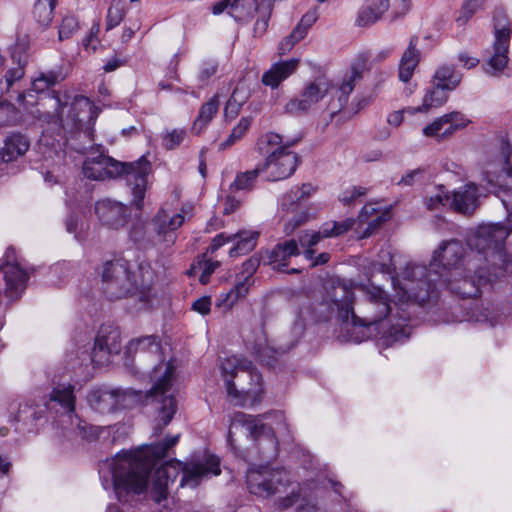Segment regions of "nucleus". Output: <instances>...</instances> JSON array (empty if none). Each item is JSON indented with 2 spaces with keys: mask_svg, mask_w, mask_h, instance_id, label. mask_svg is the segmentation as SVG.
Here are the masks:
<instances>
[{
  "mask_svg": "<svg viewBox=\"0 0 512 512\" xmlns=\"http://www.w3.org/2000/svg\"><path fill=\"white\" fill-rule=\"evenodd\" d=\"M487 257L468 251L457 239L443 241L433 252L429 266L409 263L399 280L402 298L424 305L447 288L463 298L477 297L483 287L492 283L496 273L483 261Z\"/></svg>",
  "mask_w": 512,
  "mask_h": 512,
  "instance_id": "f257e3e1",
  "label": "nucleus"
},
{
  "mask_svg": "<svg viewBox=\"0 0 512 512\" xmlns=\"http://www.w3.org/2000/svg\"><path fill=\"white\" fill-rule=\"evenodd\" d=\"M179 435L166 438L156 444L145 445L133 452L118 453L104 464L112 475L113 488L117 499L123 503L139 500L147 488L148 477L157 461L164 458L175 446Z\"/></svg>",
  "mask_w": 512,
  "mask_h": 512,
  "instance_id": "f03ea898",
  "label": "nucleus"
},
{
  "mask_svg": "<svg viewBox=\"0 0 512 512\" xmlns=\"http://www.w3.org/2000/svg\"><path fill=\"white\" fill-rule=\"evenodd\" d=\"M138 352L151 354L159 360V363L150 372V379L153 385L149 391V397L156 403L157 419L161 423H158L155 427V434H160L162 429L171 422L177 411V402L173 394L170 393L175 365L172 361L165 362L162 358L158 336L149 335L132 339L126 347V353L132 355Z\"/></svg>",
  "mask_w": 512,
  "mask_h": 512,
  "instance_id": "7ed1b4c3",
  "label": "nucleus"
},
{
  "mask_svg": "<svg viewBox=\"0 0 512 512\" xmlns=\"http://www.w3.org/2000/svg\"><path fill=\"white\" fill-rule=\"evenodd\" d=\"M365 299L359 303L356 314L352 309L350 313L351 324L353 327H364L374 330L378 335L385 339L387 344L404 342L409 338L411 329L407 325L390 324L391 320L387 317L391 313L389 295L382 288L370 285L364 288Z\"/></svg>",
  "mask_w": 512,
  "mask_h": 512,
  "instance_id": "20e7f679",
  "label": "nucleus"
},
{
  "mask_svg": "<svg viewBox=\"0 0 512 512\" xmlns=\"http://www.w3.org/2000/svg\"><path fill=\"white\" fill-rule=\"evenodd\" d=\"M68 99L69 96L66 94L62 97L53 92L45 96L40 105L45 107L49 102L54 110L42 111L37 108L32 115L38 121L57 124L71 133L83 131L90 135L100 110L85 96H75L71 103H68Z\"/></svg>",
  "mask_w": 512,
  "mask_h": 512,
  "instance_id": "39448f33",
  "label": "nucleus"
},
{
  "mask_svg": "<svg viewBox=\"0 0 512 512\" xmlns=\"http://www.w3.org/2000/svg\"><path fill=\"white\" fill-rule=\"evenodd\" d=\"M84 176L91 180H104L124 175L128 186L131 187L132 203L137 209L143 207V200L148 186V175L151 172V164L141 157L135 162L123 163L100 154L88 157L83 164Z\"/></svg>",
  "mask_w": 512,
  "mask_h": 512,
  "instance_id": "423d86ee",
  "label": "nucleus"
},
{
  "mask_svg": "<svg viewBox=\"0 0 512 512\" xmlns=\"http://www.w3.org/2000/svg\"><path fill=\"white\" fill-rule=\"evenodd\" d=\"M100 275L104 294L111 300H117L148 288L153 271L148 262L136 265L124 257H116L102 264Z\"/></svg>",
  "mask_w": 512,
  "mask_h": 512,
  "instance_id": "0eeeda50",
  "label": "nucleus"
},
{
  "mask_svg": "<svg viewBox=\"0 0 512 512\" xmlns=\"http://www.w3.org/2000/svg\"><path fill=\"white\" fill-rule=\"evenodd\" d=\"M44 408L40 405L25 403L21 405L17 414V421L26 424H36L40 419L44 418L46 410L54 408L59 405L64 412L62 417L70 422V430L82 439L87 441H94L100 434V429L96 426L90 425L84 420L80 419L75 414V395L73 385H58L53 388L49 395V400L44 404Z\"/></svg>",
  "mask_w": 512,
  "mask_h": 512,
  "instance_id": "6e6552de",
  "label": "nucleus"
},
{
  "mask_svg": "<svg viewBox=\"0 0 512 512\" xmlns=\"http://www.w3.org/2000/svg\"><path fill=\"white\" fill-rule=\"evenodd\" d=\"M354 301V292L346 284L334 283L329 290L326 291L321 301L312 303L307 307H303L300 311V320L295 321L293 325V333L297 337H301L305 330V320L313 322L328 321L333 316L343 323H347L352 313V304Z\"/></svg>",
  "mask_w": 512,
  "mask_h": 512,
  "instance_id": "1a4fd4ad",
  "label": "nucleus"
},
{
  "mask_svg": "<svg viewBox=\"0 0 512 512\" xmlns=\"http://www.w3.org/2000/svg\"><path fill=\"white\" fill-rule=\"evenodd\" d=\"M180 470L182 471L180 486L195 488L200 484L203 477L221 473L220 460L214 455H209L204 463L185 464L183 467L178 461L164 463L155 471L152 483V494L156 502L159 503L166 499L168 486L175 482Z\"/></svg>",
  "mask_w": 512,
  "mask_h": 512,
  "instance_id": "9d476101",
  "label": "nucleus"
},
{
  "mask_svg": "<svg viewBox=\"0 0 512 512\" xmlns=\"http://www.w3.org/2000/svg\"><path fill=\"white\" fill-rule=\"evenodd\" d=\"M220 369L227 395L235 405H244L247 398L257 399L261 395L262 377L250 360L233 355L221 360Z\"/></svg>",
  "mask_w": 512,
  "mask_h": 512,
  "instance_id": "9b49d317",
  "label": "nucleus"
},
{
  "mask_svg": "<svg viewBox=\"0 0 512 512\" xmlns=\"http://www.w3.org/2000/svg\"><path fill=\"white\" fill-rule=\"evenodd\" d=\"M510 234L502 223L483 224L477 227L467 238V245L475 254L487 257L483 266L496 273V278L505 269L508 255L505 250V240Z\"/></svg>",
  "mask_w": 512,
  "mask_h": 512,
  "instance_id": "f8f14e48",
  "label": "nucleus"
},
{
  "mask_svg": "<svg viewBox=\"0 0 512 512\" xmlns=\"http://www.w3.org/2000/svg\"><path fill=\"white\" fill-rule=\"evenodd\" d=\"M301 139V135L290 139L275 132H268L262 137L268 149L265 151L267 154L265 162L259 165L262 172L266 174L267 181L285 180L295 173L300 164V158L290 148L298 144Z\"/></svg>",
  "mask_w": 512,
  "mask_h": 512,
  "instance_id": "ddd939ff",
  "label": "nucleus"
},
{
  "mask_svg": "<svg viewBox=\"0 0 512 512\" xmlns=\"http://www.w3.org/2000/svg\"><path fill=\"white\" fill-rule=\"evenodd\" d=\"M184 222L181 214H175L168 218L165 211H159L151 223L134 224L129 231V238L141 249H148L158 243H165L170 246L175 243L174 231Z\"/></svg>",
  "mask_w": 512,
  "mask_h": 512,
  "instance_id": "4468645a",
  "label": "nucleus"
},
{
  "mask_svg": "<svg viewBox=\"0 0 512 512\" xmlns=\"http://www.w3.org/2000/svg\"><path fill=\"white\" fill-rule=\"evenodd\" d=\"M239 423H242L250 436L257 441L263 459L269 461L277 457L278 442L271 427L263 424L257 418H252L250 415L240 412L235 414L228 432L227 441L231 446H233L234 441L232 429L237 427Z\"/></svg>",
  "mask_w": 512,
  "mask_h": 512,
  "instance_id": "2eb2a0df",
  "label": "nucleus"
},
{
  "mask_svg": "<svg viewBox=\"0 0 512 512\" xmlns=\"http://www.w3.org/2000/svg\"><path fill=\"white\" fill-rule=\"evenodd\" d=\"M247 488L251 494L268 498L281 491L287 483V473L282 468L268 465L251 467L246 473Z\"/></svg>",
  "mask_w": 512,
  "mask_h": 512,
  "instance_id": "dca6fc26",
  "label": "nucleus"
},
{
  "mask_svg": "<svg viewBox=\"0 0 512 512\" xmlns=\"http://www.w3.org/2000/svg\"><path fill=\"white\" fill-rule=\"evenodd\" d=\"M86 401L95 412L107 414L132 407L138 401V393L130 389L96 387L88 392Z\"/></svg>",
  "mask_w": 512,
  "mask_h": 512,
  "instance_id": "f3484780",
  "label": "nucleus"
},
{
  "mask_svg": "<svg viewBox=\"0 0 512 512\" xmlns=\"http://www.w3.org/2000/svg\"><path fill=\"white\" fill-rule=\"evenodd\" d=\"M333 85L324 76L305 84L299 95L291 98L283 107L284 113L300 116L308 113L318 102L328 95Z\"/></svg>",
  "mask_w": 512,
  "mask_h": 512,
  "instance_id": "a211bd4d",
  "label": "nucleus"
},
{
  "mask_svg": "<svg viewBox=\"0 0 512 512\" xmlns=\"http://www.w3.org/2000/svg\"><path fill=\"white\" fill-rule=\"evenodd\" d=\"M14 250L9 248L6 251V262L0 266V274L5 281L4 294L9 303L18 300L24 293L29 275L19 263L14 262Z\"/></svg>",
  "mask_w": 512,
  "mask_h": 512,
  "instance_id": "6ab92c4d",
  "label": "nucleus"
},
{
  "mask_svg": "<svg viewBox=\"0 0 512 512\" xmlns=\"http://www.w3.org/2000/svg\"><path fill=\"white\" fill-rule=\"evenodd\" d=\"M94 211L102 227L115 231L124 228L131 216V210L127 205L110 198L98 200Z\"/></svg>",
  "mask_w": 512,
  "mask_h": 512,
  "instance_id": "aec40b11",
  "label": "nucleus"
},
{
  "mask_svg": "<svg viewBox=\"0 0 512 512\" xmlns=\"http://www.w3.org/2000/svg\"><path fill=\"white\" fill-rule=\"evenodd\" d=\"M493 55L485 65L489 74L502 71L508 63L510 29L504 16H494Z\"/></svg>",
  "mask_w": 512,
  "mask_h": 512,
  "instance_id": "412c9836",
  "label": "nucleus"
},
{
  "mask_svg": "<svg viewBox=\"0 0 512 512\" xmlns=\"http://www.w3.org/2000/svg\"><path fill=\"white\" fill-rule=\"evenodd\" d=\"M121 350V338L118 328L103 326L95 338L94 347L91 352V362L95 366H103L110 362L114 354Z\"/></svg>",
  "mask_w": 512,
  "mask_h": 512,
  "instance_id": "4be33fe9",
  "label": "nucleus"
},
{
  "mask_svg": "<svg viewBox=\"0 0 512 512\" xmlns=\"http://www.w3.org/2000/svg\"><path fill=\"white\" fill-rule=\"evenodd\" d=\"M261 261H263L262 256L258 257L257 255H254L243 263V278H239L231 290L220 295L222 305L226 308H230L239 299L246 296L253 282L252 276L257 271Z\"/></svg>",
  "mask_w": 512,
  "mask_h": 512,
  "instance_id": "5701e85b",
  "label": "nucleus"
},
{
  "mask_svg": "<svg viewBox=\"0 0 512 512\" xmlns=\"http://www.w3.org/2000/svg\"><path fill=\"white\" fill-rule=\"evenodd\" d=\"M299 254L298 242L295 239H290L278 243L270 250H266L262 255L263 264L270 265L279 272H287L289 274L300 273V270L296 268L286 270L290 258L292 256H298Z\"/></svg>",
  "mask_w": 512,
  "mask_h": 512,
  "instance_id": "b1692460",
  "label": "nucleus"
},
{
  "mask_svg": "<svg viewBox=\"0 0 512 512\" xmlns=\"http://www.w3.org/2000/svg\"><path fill=\"white\" fill-rule=\"evenodd\" d=\"M257 232L240 231L236 234L225 235V233L218 234L214 237L210 247V252H215L226 242H236L235 245L230 249L229 255L231 257H237L240 255L247 254L252 251L256 246V240L258 237Z\"/></svg>",
  "mask_w": 512,
  "mask_h": 512,
  "instance_id": "393cba45",
  "label": "nucleus"
},
{
  "mask_svg": "<svg viewBox=\"0 0 512 512\" xmlns=\"http://www.w3.org/2000/svg\"><path fill=\"white\" fill-rule=\"evenodd\" d=\"M479 188L475 183H468L455 190L448 200L449 207L458 213L468 215L478 206Z\"/></svg>",
  "mask_w": 512,
  "mask_h": 512,
  "instance_id": "a878e982",
  "label": "nucleus"
},
{
  "mask_svg": "<svg viewBox=\"0 0 512 512\" xmlns=\"http://www.w3.org/2000/svg\"><path fill=\"white\" fill-rule=\"evenodd\" d=\"M419 37H410L406 49L403 51L398 63V78L407 83L413 77L414 72L421 61V51L418 49Z\"/></svg>",
  "mask_w": 512,
  "mask_h": 512,
  "instance_id": "bb28decb",
  "label": "nucleus"
},
{
  "mask_svg": "<svg viewBox=\"0 0 512 512\" xmlns=\"http://www.w3.org/2000/svg\"><path fill=\"white\" fill-rule=\"evenodd\" d=\"M318 19L317 9L314 8L306 12L293 31L286 36L279 44L278 51L280 55L288 53L296 43L305 38L309 29Z\"/></svg>",
  "mask_w": 512,
  "mask_h": 512,
  "instance_id": "cd10ccee",
  "label": "nucleus"
},
{
  "mask_svg": "<svg viewBox=\"0 0 512 512\" xmlns=\"http://www.w3.org/2000/svg\"><path fill=\"white\" fill-rule=\"evenodd\" d=\"M390 7L389 0H366L359 8L355 25L370 27L377 23Z\"/></svg>",
  "mask_w": 512,
  "mask_h": 512,
  "instance_id": "c85d7f7f",
  "label": "nucleus"
},
{
  "mask_svg": "<svg viewBox=\"0 0 512 512\" xmlns=\"http://www.w3.org/2000/svg\"><path fill=\"white\" fill-rule=\"evenodd\" d=\"M30 147V141L27 136L12 132L4 140V146L0 150V161L9 163L23 156Z\"/></svg>",
  "mask_w": 512,
  "mask_h": 512,
  "instance_id": "c756f323",
  "label": "nucleus"
},
{
  "mask_svg": "<svg viewBox=\"0 0 512 512\" xmlns=\"http://www.w3.org/2000/svg\"><path fill=\"white\" fill-rule=\"evenodd\" d=\"M298 65V59L277 62L262 75L261 81L265 86L275 89L297 70Z\"/></svg>",
  "mask_w": 512,
  "mask_h": 512,
  "instance_id": "7c9ffc66",
  "label": "nucleus"
},
{
  "mask_svg": "<svg viewBox=\"0 0 512 512\" xmlns=\"http://www.w3.org/2000/svg\"><path fill=\"white\" fill-rule=\"evenodd\" d=\"M451 90L445 89L442 86L433 82L431 87L426 90L423 97V103L421 106L409 109L411 112H427L431 108H438L444 105L448 100V93Z\"/></svg>",
  "mask_w": 512,
  "mask_h": 512,
  "instance_id": "2f4dec72",
  "label": "nucleus"
},
{
  "mask_svg": "<svg viewBox=\"0 0 512 512\" xmlns=\"http://www.w3.org/2000/svg\"><path fill=\"white\" fill-rule=\"evenodd\" d=\"M501 152L504 158L503 170L510 182L509 191H504V196L501 197V201L507 211L508 223L512 228V146L507 142L503 143Z\"/></svg>",
  "mask_w": 512,
  "mask_h": 512,
  "instance_id": "473e14b6",
  "label": "nucleus"
},
{
  "mask_svg": "<svg viewBox=\"0 0 512 512\" xmlns=\"http://www.w3.org/2000/svg\"><path fill=\"white\" fill-rule=\"evenodd\" d=\"M462 79V74L453 65L444 64L439 66L433 76V82L445 89L453 91Z\"/></svg>",
  "mask_w": 512,
  "mask_h": 512,
  "instance_id": "72a5a7b5",
  "label": "nucleus"
},
{
  "mask_svg": "<svg viewBox=\"0 0 512 512\" xmlns=\"http://www.w3.org/2000/svg\"><path fill=\"white\" fill-rule=\"evenodd\" d=\"M263 173L258 164L254 169L236 174L234 181L230 184L231 192H250L254 189L258 176Z\"/></svg>",
  "mask_w": 512,
  "mask_h": 512,
  "instance_id": "f704fd0d",
  "label": "nucleus"
},
{
  "mask_svg": "<svg viewBox=\"0 0 512 512\" xmlns=\"http://www.w3.org/2000/svg\"><path fill=\"white\" fill-rule=\"evenodd\" d=\"M218 108L219 101L216 96L205 102L201 106L199 115L193 123L192 131H194L196 134H200L216 115Z\"/></svg>",
  "mask_w": 512,
  "mask_h": 512,
  "instance_id": "c9c22d12",
  "label": "nucleus"
},
{
  "mask_svg": "<svg viewBox=\"0 0 512 512\" xmlns=\"http://www.w3.org/2000/svg\"><path fill=\"white\" fill-rule=\"evenodd\" d=\"M256 11V0H231L228 14L238 22H245L251 19Z\"/></svg>",
  "mask_w": 512,
  "mask_h": 512,
  "instance_id": "e433bc0d",
  "label": "nucleus"
},
{
  "mask_svg": "<svg viewBox=\"0 0 512 512\" xmlns=\"http://www.w3.org/2000/svg\"><path fill=\"white\" fill-rule=\"evenodd\" d=\"M56 0H36L33 17L42 27H48L53 20Z\"/></svg>",
  "mask_w": 512,
  "mask_h": 512,
  "instance_id": "4c0bfd02",
  "label": "nucleus"
},
{
  "mask_svg": "<svg viewBox=\"0 0 512 512\" xmlns=\"http://www.w3.org/2000/svg\"><path fill=\"white\" fill-rule=\"evenodd\" d=\"M65 79V76L62 74L60 70H50L44 73H41L37 78L32 82V90L36 93H43L48 90L50 87L60 83Z\"/></svg>",
  "mask_w": 512,
  "mask_h": 512,
  "instance_id": "58836bf2",
  "label": "nucleus"
},
{
  "mask_svg": "<svg viewBox=\"0 0 512 512\" xmlns=\"http://www.w3.org/2000/svg\"><path fill=\"white\" fill-rule=\"evenodd\" d=\"M27 62L28 57L25 54L18 56L17 66L9 69L4 76V82H0L2 91L8 93L13 84L23 78Z\"/></svg>",
  "mask_w": 512,
  "mask_h": 512,
  "instance_id": "ea45409f",
  "label": "nucleus"
},
{
  "mask_svg": "<svg viewBox=\"0 0 512 512\" xmlns=\"http://www.w3.org/2000/svg\"><path fill=\"white\" fill-rule=\"evenodd\" d=\"M361 78V73L355 69L352 70L350 75L346 76L343 79L342 84L339 87L340 95L338 97L339 106L337 110L332 111V115L335 114L337 111H340L348 101L349 95L352 93V91L355 88V83L357 80Z\"/></svg>",
  "mask_w": 512,
  "mask_h": 512,
  "instance_id": "a19ab883",
  "label": "nucleus"
},
{
  "mask_svg": "<svg viewBox=\"0 0 512 512\" xmlns=\"http://www.w3.org/2000/svg\"><path fill=\"white\" fill-rule=\"evenodd\" d=\"M252 123V118L242 117L239 123L232 129L228 138L219 144V150H225L239 141L247 132Z\"/></svg>",
  "mask_w": 512,
  "mask_h": 512,
  "instance_id": "79ce46f5",
  "label": "nucleus"
},
{
  "mask_svg": "<svg viewBox=\"0 0 512 512\" xmlns=\"http://www.w3.org/2000/svg\"><path fill=\"white\" fill-rule=\"evenodd\" d=\"M220 265L219 261H213L211 259H207L206 255L203 254L198 258L196 264L191 267V270L188 271V274H192V270L199 269L201 270V275L199 277V281L202 284H207L209 282V278L211 274L218 268Z\"/></svg>",
  "mask_w": 512,
  "mask_h": 512,
  "instance_id": "37998d69",
  "label": "nucleus"
},
{
  "mask_svg": "<svg viewBox=\"0 0 512 512\" xmlns=\"http://www.w3.org/2000/svg\"><path fill=\"white\" fill-rule=\"evenodd\" d=\"M444 117L447 127L442 132V136H451L456 130L464 128L469 123L464 114L458 111L444 114Z\"/></svg>",
  "mask_w": 512,
  "mask_h": 512,
  "instance_id": "c03bdc74",
  "label": "nucleus"
},
{
  "mask_svg": "<svg viewBox=\"0 0 512 512\" xmlns=\"http://www.w3.org/2000/svg\"><path fill=\"white\" fill-rule=\"evenodd\" d=\"M354 224L355 220L351 218L345 219L342 222L333 221L325 223L323 225V235L324 237H337L343 235L352 229Z\"/></svg>",
  "mask_w": 512,
  "mask_h": 512,
  "instance_id": "a18cd8bd",
  "label": "nucleus"
},
{
  "mask_svg": "<svg viewBox=\"0 0 512 512\" xmlns=\"http://www.w3.org/2000/svg\"><path fill=\"white\" fill-rule=\"evenodd\" d=\"M79 21L74 15H66L62 18L58 30V38L60 41L71 38L79 30Z\"/></svg>",
  "mask_w": 512,
  "mask_h": 512,
  "instance_id": "49530a36",
  "label": "nucleus"
},
{
  "mask_svg": "<svg viewBox=\"0 0 512 512\" xmlns=\"http://www.w3.org/2000/svg\"><path fill=\"white\" fill-rule=\"evenodd\" d=\"M481 7L479 0H467L463 3L459 15L456 18L458 26H464L473 14Z\"/></svg>",
  "mask_w": 512,
  "mask_h": 512,
  "instance_id": "de8ad7c7",
  "label": "nucleus"
},
{
  "mask_svg": "<svg viewBox=\"0 0 512 512\" xmlns=\"http://www.w3.org/2000/svg\"><path fill=\"white\" fill-rule=\"evenodd\" d=\"M448 200H451V195L443 189H439L435 194L426 199L425 205L428 210L436 211L441 207H449Z\"/></svg>",
  "mask_w": 512,
  "mask_h": 512,
  "instance_id": "09e8293b",
  "label": "nucleus"
},
{
  "mask_svg": "<svg viewBox=\"0 0 512 512\" xmlns=\"http://www.w3.org/2000/svg\"><path fill=\"white\" fill-rule=\"evenodd\" d=\"M124 17V9L119 3L112 4L107 12L106 30L118 26Z\"/></svg>",
  "mask_w": 512,
  "mask_h": 512,
  "instance_id": "8fccbe9b",
  "label": "nucleus"
},
{
  "mask_svg": "<svg viewBox=\"0 0 512 512\" xmlns=\"http://www.w3.org/2000/svg\"><path fill=\"white\" fill-rule=\"evenodd\" d=\"M446 118L444 115L435 119L431 124L427 125L423 129V134L428 137H437L438 139H444L447 136H442V132L447 127Z\"/></svg>",
  "mask_w": 512,
  "mask_h": 512,
  "instance_id": "3c124183",
  "label": "nucleus"
},
{
  "mask_svg": "<svg viewBox=\"0 0 512 512\" xmlns=\"http://www.w3.org/2000/svg\"><path fill=\"white\" fill-rule=\"evenodd\" d=\"M185 135L186 133L182 129L167 131L163 136V146L166 149L172 150L183 142Z\"/></svg>",
  "mask_w": 512,
  "mask_h": 512,
  "instance_id": "603ef678",
  "label": "nucleus"
},
{
  "mask_svg": "<svg viewBox=\"0 0 512 512\" xmlns=\"http://www.w3.org/2000/svg\"><path fill=\"white\" fill-rule=\"evenodd\" d=\"M367 193V189L361 186H353L341 193L339 201L344 205H351L358 197L364 196Z\"/></svg>",
  "mask_w": 512,
  "mask_h": 512,
  "instance_id": "864d4df0",
  "label": "nucleus"
},
{
  "mask_svg": "<svg viewBox=\"0 0 512 512\" xmlns=\"http://www.w3.org/2000/svg\"><path fill=\"white\" fill-rule=\"evenodd\" d=\"M424 172L425 171L422 168L410 170L401 177L397 182V185L413 186L423 178Z\"/></svg>",
  "mask_w": 512,
  "mask_h": 512,
  "instance_id": "5fc2aeb1",
  "label": "nucleus"
},
{
  "mask_svg": "<svg viewBox=\"0 0 512 512\" xmlns=\"http://www.w3.org/2000/svg\"><path fill=\"white\" fill-rule=\"evenodd\" d=\"M99 32V24H93L89 34L83 39L82 44L86 50L95 51L96 44L99 42L97 34Z\"/></svg>",
  "mask_w": 512,
  "mask_h": 512,
  "instance_id": "6e6d98bb",
  "label": "nucleus"
},
{
  "mask_svg": "<svg viewBox=\"0 0 512 512\" xmlns=\"http://www.w3.org/2000/svg\"><path fill=\"white\" fill-rule=\"evenodd\" d=\"M217 72V64L214 62H205L202 64L199 73L198 80L201 83H205L210 77Z\"/></svg>",
  "mask_w": 512,
  "mask_h": 512,
  "instance_id": "4d7b16f0",
  "label": "nucleus"
},
{
  "mask_svg": "<svg viewBox=\"0 0 512 512\" xmlns=\"http://www.w3.org/2000/svg\"><path fill=\"white\" fill-rule=\"evenodd\" d=\"M248 99H249V91L245 87L240 86V85H238L234 89L232 95L229 98V100H231L232 102H234L240 106H243Z\"/></svg>",
  "mask_w": 512,
  "mask_h": 512,
  "instance_id": "13d9d810",
  "label": "nucleus"
},
{
  "mask_svg": "<svg viewBox=\"0 0 512 512\" xmlns=\"http://www.w3.org/2000/svg\"><path fill=\"white\" fill-rule=\"evenodd\" d=\"M211 301L209 297H201L193 302L192 309L199 312L202 315H206L210 312Z\"/></svg>",
  "mask_w": 512,
  "mask_h": 512,
  "instance_id": "bf43d9fd",
  "label": "nucleus"
},
{
  "mask_svg": "<svg viewBox=\"0 0 512 512\" xmlns=\"http://www.w3.org/2000/svg\"><path fill=\"white\" fill-rule=\"evenodd\" d=\"M303 488L298 487L297 492L293 488L288 496L280 500V506L282 508H288L293 505L302 495Z\"/></svg>",
  "mask_w": 512,
  "mask_h": 512,
  "instance_id": "052dcab7",
  "label": "nucleus"
},
{
  "mask_svg": "<svg viewBox=\"0 0 512 512\" xmlns=\"http://www.w3.org/2000/svg\"><path fill=\"white\" fill-rule=\"evenodd\" d=\"M411 9L410 0H400L399 5L396 9L392 11V21H395L404 15H406Z\"/></svg>",
  "mask_w": 512,
  "mask_h": 512,
  "instance_id": "680f3d73",
  "label": "nucleus"
},
{
  "mask_svg": "<svg viewBox=\"0 0 512 512\" xmlns=\"http://www.w3.org/2000/svg\"><path fill=\"white\" fill-rule=\"evenodd\" d=\"M385 221H386V214L385 213H381V214L377 215L373 220H371L368 223V227H367V229L364 232L365 236L371 235Z\"/></svg>",
  "mask_w": 512,
  "mask_h": 512,
  "instance_id": "e2e57ef3",
  "label": "nucleus"
},
{
  "mask_svg": "<svg viewBox=\"0 0 512 512\" xmlns=\"http://www.w3.org/2000/svg\"><path fill=\"white\" fill-rule=\"evenodd\" d=\"M306 219L304 215H297L290 219L284 226V232L286 234L292 233L297 227L302 225Z\"/></svg>",
  "mask_w": 512,
  "mask_h": 512,
  "instance_id": "0e129e2a",
  "label": "nucleus"
},
{
  "mask_svg": "<svg viewBox=\"0 0 512 512\" xmlns=\"http://www.w3.org/2000/svg\"><path fill=\"white\" fill-rule=\"evenodd\" d=\"M459 62L463 65V67L467 69H471L476 67L479 64V59L476 57H472L468 55L466 52H462L458 55Z\"/></svg>",
  "mask_w": 512,
  "mask_h": 512,
  "instance_id": "69168bd1",
  "label": "nucleus"
},
{
  "mask_svg": "<svg viewBox=\"0 0 512 512\" xmlns=\"http://www.w3.org/2000/svg\"><path fill=\"white\" fill-rule=\"evenodd\" d=\"M294 187L296 190H298V195L302 201L308 199L316 191V187H314L311 183H304L301 186Z\"/></svg>",
  "mask_w": 512,
  "mask_h": 512,
  "instance_id": "338daca9",
  "label": "nucleus"
},
{
  "mask_svg": "<svg viewBox=\"0 0 512 512\" xmlns=\"http://www.w3.org/2000/svg\"><path fill=\"white\" fill-rule=\"evenodd\" d=\"M297 512H320V510L315 503H312L309 499L303 496Z\"/></svg>",
  "mask_w": 512,
  "mask_h": 512,
  "instance_id": "774afa93",
  "label": "nucleus"
}]
</instances>
